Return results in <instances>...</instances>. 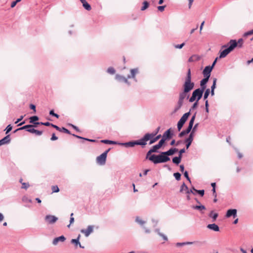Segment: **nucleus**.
Instances as JSON below:
<instances>
[{
  "label": "nucleus",
  "instance_id": "nucleus-1",
  "mask_svg": "<svg viewBox=\"0 0 253 253\" xmlns=\"http://www.w3.org/2000/svg\"><path fill=\"white\" fill-rule=\"evenodd\" d=\"M237 46V42L235 40H231L227 44L222 46V48L227 47L220 52L219 58L225 57L231 51Z\"/></svg>",
  "mask_w": 253,
  "mask_h": 253
},
{
  "label": "nucleus",
  "instance_id": "nucleus-2",
  "mask_svg": "<svg viewBox=\"0 0 253 253\" xmlns=\"http://www.w3.org/2000/svg\"><path fill=\"white\" fill-rule=\"evenodd\" d=\"M191 70L189 68L187 71L186 77L185 79V82L183 85V90H184L185 91L189 92L194 88L195 84L191 81Z\"/></svg>",
  "mask_w": 253,
  "mask_h": 253
},
{
  "label": "nucleus",
  "instance_id": "nucleus-3",
  "mask_svg": "<svg viewBox=\"0 0 253 253\" xmlns=\"http://www.w3.org/2000/svg\"><path fill=\"white\" fill-rule=\"evenodd\" d=\"M164 153V152H162L158 155L153 154L152 157H151L152 162L154 164H157L169 161L170 160V158L169 157H167L166 155L163 154Z\"/></svg>",
  "mask_w": 253,
  "mask_h": 253
},
{
  "label": "nucleus",
  "instance_id": "nucleus-4",
  "mask_svg": "<svg viewBox=\"0 0 253 253\" xmlns=\"http://www.w3.org/2000/svg\"><path fill=\"white\" fill-rule=\"evenodd\" d=\"M204 92V91L200 89V88L196 89L193 91L192 96L189 98V101L190 102H193L196 100L199 101L202 97Z\"/></svg>",
  "mask_w": 253,
  "mask_h": 253
},
{
  "label": "nucleus",
  "instance_id": "nucleus-5",
  "mask_svg": "<svg viewBox=\"0 0 253 253\" xmlns=\"http://www.w3.org/2000/svg\"><path fill=\"white\" fill-rule=\"evenodd\" d=\"M190 115V112L185 113L177 123V129L180 131Z\"/></svg>",
  "mask_w": 253,
  "mask_h": 253
},
{
  "label": "nucleus",
  "instance_id": "nucleus-6",
  "mask_svg": "<svg viewBox=\"0 0 253 253\" xmlns=\"http://www.w3.org/2000/svg\"><path fill=\"white\" fill-rule=\"evenodd\" d=\"M153 135L150 134L149 133H146L144 136L139 140H136V145L145 146L147 144L146 142L152 138Z\"/></svg>",
  "mask_w": 253,
  "mask_h": 253
},
{
  "label": "nucleus",
  "instance_id": "nucleus-7",
  "mask_svg": "<svg viewBox=\"0 0 253 253\" xmlns=\"http://www.w3.org/2000/svg\"><path fill=\"white\" fill-rule=\"evenodd\" d=\"M106 153H102L96 158V162L100 165H104L106 163Z\"/></svg>",
  "mask_w": 253,
  "mask_h": 253
},
{
  "label": "nucleus",
  "instance_id": "nucleus-8",
  "mask_svg": "<svg viewBox=\"0 0 253 253\" xmlns=\"http://www.w3.org/2000/svg\"><path fill=\"white\" fill-rule=\"evenodd\" d=\"M45 221L48 224H53L58 220V218L54 215H47L45 217Z\"/></svg>",
  "mask_w": 253,
  "mask_h": 253
},
{
  "label": "nucleus",
  "instance_id": "nucleus-9",
  "mask_svg": "<svg viewBox=\"0 0 253 253\" xmlns=\"http://www.w3.org/2000/svg\"><path fill=\"white\" fill-rule=\"evenodd\" d=\"M93 225H89L85 229H82L81 232L84 234L85 237H88L93 231Z\"/></svg>",
  "mask_w": 253,
  "mask_h": 253
},
{
  "label": "nucleus",
  "instance_id": "nucleus-10",
  "mask_svg": "<svg viewBox=\"0 0 253 253\" xmlns=\"http://www.w3.org/2000/svg\"><path fill=\"white\" fill-rule=\"evenodd\" d=\"M212 70V67H210V66H206L203 71L204 78H210L211 73Z\"/></svg>",
  "mask_w": 253,
  "mask_h": 253
},
{
  "label": "nucleus",
  "instance_id": "nucleus-11",
  "mask_svg": "<svg viewBox=\"0 0 253 253\" xmlns=\"http://www.w3.org/2000/svg\"><path fill=\"white\" fill-rule=\"evenodd\" d=\"M237 211L236 209H229L227 210L225 216L227 218L233 216L234 218H235L237 216Z\"/></svg>",
  "mask_w": 253,
  "mask_h": 253
},
{
  "label": "nucleus",
  "instance_id": "nucleus-12",
  "mask_svg": "<svg viewBox=\"0 0 253 253\" xmlns=\"http://www.w3.org/2000/svg\"><path fill=\"white\" fill-rule=\"evenodd\" d=\"M209 79L204 78L200 81V89L204 91L206 88V84L208 82Z\"/></svg>",
  "mask_w": 253,
  "mask_h": 253
},
{
  "label": "nucleus",
  "instance_id": "nucleus-13",
  "mask_svg": "<svg viewBox=\"0 0 253 253\" xmlns=\"http://www.w3.org/2000/svg\"><path fill=\"white\" fill-rule=\"evenodd\" d=\"M194 135H193L192 133H190L188 138H187L185 140V142L186 143V149H188L190 146L193 140Z\"/></svg>",
  "mask_w": 253,
  "mask_h": 253
},
{
  "label": "nucleus",
  "instance_id": "nucleus-14",
  "mask_svg": "<svg viewBox=\"0 0 253 253\" xmlns=\"http://www.w3.org/2000/svg\"><path fill=\"white\" fill-rule=\"evenodd\" d=\"M66 238L63 235H62L60 237L54 238L52 241V244L56 246L59 242H64Z\"/></svg>",
  "mask_w": 253,
  "mask_h": 253
},
{
  "label": "nucleus",
  "instance_id": "nucleus-15",
  "mask_svg": "<svg viewBox=\"0 0 253 253\" xmlns=\"http://www.w3.org/2000/svg\"><path fill=\"white\" fill-rule=\"evenodd\" d=\"M119 144L126 147H133L136 145V141H131L125 143H120Z\"/></svg>",
  "mask_w": 253,
  "mask_h": 253
},
{
  "label": "nucleus",
  "instance_id": "nucleus-16",
  "mask_svg": "<svg viewBox=\"0 0 253 253\" xmlns=\"http://www.w3.org/2000/svg\"><path fill=\"white\" fill-rule=\"evenodd\" d=\"M115 78L120 82H124L128 85L130 84V83L127 81V78H126L125 77L123 76H121L117 74L116 75Z\"/></svg>",
  "mask_w": 253,
  "mask_h": 253
},
{
  "label": "nucleus",
  "instance_id": "nucleus-17",
  "mask_svg": "<svg viewBox=\"0 0 253 253\" xmlns=\"http://www.w3.org/2000/svg\"><path fill=\"white\" fill-rule=\"evenodd\" d=\"M178 149L176 148H171L168 151L164 152L163 154L166 155L167 157L173 155L175 152L178 151Z\"/></svg>",
  "mask_w": 253,
  "mask_h": 253
},
{
  "label": "nucleus",
  "instance_id": "nucleus-18",
  "mask_svg": "<svg viewBox=\"0 0 253 253\" xmlns=\"http://www.w3.org/2000/svg\"><path fill=\"white\" fill-rule=\"evenodd\" d=\"M138 70L137 68L132 69L130 70V75L127 76V79L133 78L135 79V75L138 73Z\"/></svg>",
  "mask_w": 253,
  "mask_h": 253
},
{
  "label": "nucleus",
  "instance_id": "nucleus-19",
  "mask_svg": "<svg viewBox=\"0 0 253 253\" xmlns=\"http://www.w3.org/2000/svg\"><path fill=\"white\" fill-rule=\"evenodd\" d=\"M10 138L9 135H7L6 136L3 137L2 139L0 140L1 145L8 144L10 142Z\"/></svg>",
  "mask_w": 253,
  "mask_h": 253
},
{
  "label": "nucleus",
  "instance_id": "nucleus-20",
  "mask_svg": "<svg viewBox=\"0 0 253 253\" xmlns=\"http://www.w3.org/2000/svg\"><path fill=\"white\" fill-rule=\"evenodd\" d=\"M207 227L209 229L212 230L213 231H219V227L217 225H216L215 223L208 224L207 226Z\"/></svg>",
  "mask_w": 253,
  "mask_h": 253
},
{
  "label": "nucleus",
  "instance_id": "nucleus-21",
  "mask_svg": "<svg viewBox=\"0 0 253 253\" xmlns=\"http://www.w3.org/2000/svg\"><path fill=\"white\" fill-rule=\"evenodd\" d=\"M80 1L83 4V7L87 10L89 11L91 10V7L90 5L85 0H80Z\"/></svg>",
  "mask_w": 253,
  "mask_h": 253
},
{
  "label": "nucleus",
  "instance_id": "nucleus-22",
  "mask_svg": "<svg viewBox=\"0 0 253 253\" xmlns=\"http://www.w3.org/2000/svg\"><path fill=\"white\" fill-rule=\"evenodd\" d=\"M188 93V92L185 91L184 90H183V91L179 93V98L183 100H184L186 97L187 99L189 98V95H187Z\"/></svg>",
  "mask_w": 253,
  "mask_h": 253
},
{
  "label": "nucleus",
  "instance_id": "nucleus-23",
  "mask_svg": "<svg viewBox=\"0 0 253 253\" xmlns=\"http://www.w3.org/2000/svg\"><path fill=\"white\" fill-rule=\"evenodd\" d=\"M164 134H165L166 137L168 138V139H170L173 135V132L172 130H171V128H170L168 129L167 131H166L164 132Z\"/></svg>",
  "mask_w": 253,
  "mask_h": 253
},
{
  "label": "nucleus",
  "instance_id": "nucleus-24",
  "mask_svg": "<svg viewBox=\"0 0 253 253\" xmlns=\"http://www.w3.org/2000/svg\"><path fill=\"white\" fill-rule=\"evenodd\" d=\"M183 100H184L181 99L180 98L178 99L177 106L174 108V112H176V111H177L181 107V106L183 105Z\"/></svg>",
  "mask_w": 253,
  "mask_h": 253
},
{
  "label": "nucleus",
  "instance_id": "nucleus-25",
  "mask_svg": "<svg viewBox=\"0 0 253 253\" xmlns=\"http://www.w3.org/2000/svg\"><path fill=\"white\" fill-rule=\"evenodd\" d=\"M192 209H193L194 210H197L199 211H202L203 210H206L205 206L204 205H201V204L199 205H196V206H193L192 207Z\"/></svg>",
  "mask_w": 253,
  "mask_h": 253
},
{
  "label": "nucleus",
  "instance_id": "nucleus-26",
  "mask_svg": "<svg viewBox=\"0 0 253 253\" xmlns=\"http://www.w3.org/2000/svg\"><path fill=\"white\" fill-rule=\"evenodd\" d=\"M29 132L32 133H35L37 135H41L42 134V131L39 130L35 128L29 129Z\"/></svg>",
  "mask_w": 253,
  "mask_h": 253
},
{
  "label": "nucleus",
  "instance_id": "nucleus-27",
  "mask_svg": "<svg viewBox=\"0 0 253 253\" xmlns=\"http://www.w3.org/2000/svg\"><path fill=\"white\" fill-rule=\"evenodd\" d=\"M218 214L217 213H213V211H211L209 214V216L212 219V221L216 220Z\"/></svg>",
  "mask_w": 253,
  "mask_h": 253
},
{
  "label": "nucleus",
  "instance_id": "nucleus-28",
  "mask_svg": "<svg viewBox=\"0 0 253 253\" xmlns=\"http://www.w3.org/2000/svg\"><path fill=\"white\" fill-rule=\"evenodd\" d=\"M200 59V57L197 55H193L188 59V62H192L198 61Z\"/></svg>",
  "mask_w": 253,
  "mask_h": 253
},
{
  "label": "nucleus",
  "instance_id": "nucleus-29",
  "mask_svg": "<svg viewBox=\"0 0 253 253\" xmlns=\"http://www.w3.org/2000/svg\"><path fill=\"white\" fill-rule=\"evenodd\" d=\"M161 135L159 134L156 137L154 136V137L150 138L149 139L150 140L149 144L151 145L152 144H153L154 143L156 142L158 139H159L161 138Z\"/></svg>",
  "mask_w": 253,
  "mask_h": 253
},
{
  "label": "nucleus",
  "instance_id": "nucleus-30",
  "mask_svg": "<svg viewBox=\"0 0 253 253\" xmlns=\"http://www.w3.org/2000/svg\"><path fill=\"white\" fill-rule=\"evenodd\" d=\"M33 126H33L32 125H27L24 126L19 128V129H21V130L25 129L26 131L29 132L28 130L33 128Z\"/></svg>",
  "mask_w": 253,
  "mask_h": 253
},
{
  "label": "nucleus",
  "instance_id": "nucleus-31",
  "mask_svg": "<svg viewBox=\"0 0 253 253\" xmlns=\"http://www.w3.org/2000/svg\"><path fill=\"white\" fill-rule=\"evenodd\" d=\"M80 235H79L77 239H73L71 241V243L72 244H75L76 247H77L79 244H80V242H79Z\"/></svg>",
  "mask_w": 253,
  "mask_h": 253
},
{
  "label": "nucleus",
  "instance_id": "nucleus-32",
  "mask_svg": "<svg viewBox=\"0 0 253 253\" xmlns=\"http://www.w3.org/2000/svg\"><path fill=\"white\" fill-rule=\"evenodd\" d=\"M172 162L175 164V165H178L181 161V158L180 157H175L174 158H172Z\"/></svg>",
  "mask_w": 253,
  "mask_h": 253
},
{
  "label": "nucleus",
  "instance_id": "nucleus-33",
  "mask_svg": "<svg viewBox=\"0 0 253 253\" xmlns=\"http://www.w3.org/2000/svg\"><path fill=\"white\" fill-rule=\"evenodd\" d=\"M192 189L195 192V193L199 194L201 197H203L205 194L204 190H197L194 187H192Z\"/></svg>",
  "mask_w": 253,
  "mask_h": 253
},
{
  "label": "nucleus",
  "instance_id": "nucleus-34",
  "mask_svg": "<svg viewBox=\"0 0 253 253\" xmlns=\"http://www.w3.org/2000/svg\"><path fill=\"white\" fill-rule=\"evenodd\" d=\"M101 142L107 144H116L117 143L116 141L107 139L102 140H101Z\"/></svg>",
  "mask_w": 253,
  "mask_h": 253
},
{
  "label": "nucleus",
  "instance_id": "nucleus-35",
  "mask_svg": "<svg viewBox=\"0 0 253 253\" xmlns=\"http://www.w3.org/2000/svg\"><path fill=\"white\" fill-rule=\"evenodd\" d=\"M73 136H74V137H76V138H78L79 139H84V140H86V141H90V142H95V140H94V139H88V138H84V137H83L82 136H79V135H76L75 134H72Z\"/></svg>",
  "mask_w": 253,
  "mask_h": 253
},
{
  "label": "nucleus",
  "instance_id": "nucleus-36",
  "mask_svg": "<svg viewBox=\"0 0 253 253\" xmlns=\"http://www.w3.org/2000/svg\"><path fill=\"white\" fill-rule=\"evenodd\" d=\"M39 119V117L37 116H32L29 118V122L31 124H34L35 122L38 121Z\"/></svg>",
  "mask_w": 253,
  "mask_h": 253
},
{
  "label": "nucleus",
  "instance_id": "nucleus-37",
  "mask_svg": "<svg viewBox=\"0 0 253 253\" xmlns=\"http://www.w3.org/2000/svg\"><path fill=\"white\" fill-rule=\"evenodd\" d=\"M161 147L159 146L158 144L155 145L152 147L150 150L152 151L153 153H158V150Z\"/></svg>",
  "mask_w": 253,
  "mask_h": 253
},
{
  "label": "nucleus",
  "instance_id": "nucleus-38",
  "mask_svg": "<svg viewBox=\"0 0 253 253\" xmlns=\"http://www.w3.org/2000/svg\"><path fill=\"white\" fill-rule=\"evenodd\" d=\"M205 90H206L204 94V99L206 100L210 93V89L209 88H207Z\"/></svg>",
  "mask_w": 253,
  "mask_h": 253
},
{
  "label": "nucleus",
  "instance_id": "nucleus-39",
  "mask_svg": "<svg viewBox=\"0 0 253 253\" xmlns=\"http://www.w3.org/2000/svg\"><path fill=\"white\" fill-rule=\"evenodd\" d=\"M152 151L150 149L148 152L146 154V159H148L150 161L152 162L151 157H152V155L151 154L152 153Z\"/></svg>",
  "mask_w": 253,
  "mask_h": 253
},
{
  "label": "nucleus",
  "instance_id": "nucleus-40",
  "mask_svg": "<svg viewBox=\"0 0 253 253\" xmlns=\"http://www.w3.org/2000/svg\"><path fill=\"white\" fill-rule=\"evenodd\" d=\"M143 5L141 8V10L142 11H143V10H145L146 9H147L149 6V3L147 1H144L143 2Z\"/></svg>",
  "mask_w": 253,
  "mask_h": 253
},
{
  "label": "nucleus",
  "instance_id": "nucleus-41",
  "mask_svg": "<svg viewBox=\"0 0 253 253\" xmlns=\"http://www.w3.org/2000/svg\"><path fill=\"white\" fill-rule=\"evenodd\" d=\"M107 72L110 74L113 75L115 73L116 71L113 67H110L108 68Z\"/></svg>",
  "mask_w": 253,
  "mask_h": 253
},
{
  "label": "nucleus",
  "instance_id": "nucleus-42",
  "mask_svg": "<svg viewBox=\"0 0 253 253\" xmlns=\"http://www.w3.org/2000/svg\"><path fill=\"white\" fill-rule=\"evenodd\" d=\"M173 176H174L175 179L178 181L180 179L181 175L179 172H177L173 173Z\"/></svg>",
  "mask_w": 253,
  "mask_h": 253
},
{
  "label": "nucleus",
  "instance_id": "nucleus-43",
  "mask_svg": "<svg viewBox=\"0 0 253 253\" xmlns=\"http://www.w3.org/2000/svg\"><path fill=\"white\" fill-rule=\"evenodd\" d=\"M188 189L187 186L185 184L184 182L181 185L180 189V192H182L183 190H186Z\"/></svg>",
  "mask_w": 253,
  "mask_h": 253
},
{
  "label": "nucleus",
  "instance_id": "nucleus-44",
  "mask_svg": "<svg viewBox=\"0 0 253 253\" xmlns=\"http://www.w3.org/2000/svg\"><path fill=\"white\" fill-rule=\"evenodd\" d=\"M59 131L63 132L66 133L67 134H71L70 131L68 129H67L64 127L60 128V130H59Z\"/></svg>",
  "mask_w": 253,
  "mask_h": 253
},
{
  "label": "nucleus",
  "instance_id": "nucleus-45",
  "mask_svg": "<svg viewBox=\"0 0 253 253\" xmlns=\"http://www.w3.org/2000/svg\"><path fill=\"white\" fill-rule=\"evenodd\" d=\"M135 221L140 224V225L144 224L145 222L142 220H141L139 217H136L135 219Z\"/></svg>",
  "mask_w": 253,
  "mask_h": 253
},
{
  "label": "nucleus",
  "instance_id": "nucleus-46",
  "mask_svg": "<svg viewBox=\"0 0 253 253\" xmlns=\"http://www.w3.org/2000/svg\"><path fill=\"white\" fill-rule=\"evenodd\" d=\"M49 115L54 116L56 118H59V116L57 114L54 113L53 110H51L49 111Z\"/></svg>",
  "mask_w": 253,
  "mask_h": 253
},
{
  "label": "nucleus",
  "instance_id": "nucleus-47",
  "mask_svg": "<svg viewBox=\"0 0 253 253\" xmlns=\"http://www.w3.org/2000/svg\"><path fill=\"white\" fill-rule=\"evenodd\" d=\"M217 79L216 78H214L213 80V84L211 86V90H214V89L216 88V83Z\"/></svg>",
  "mask_w": 253,
  "mask_h": 253
},
{
  "label": "nucleus",
  "instance_id": "nucleus-48",
  "mask_svg": "<svg viewBox=\"0 0 253 253\" xmlns=\"http://www.w3.org/2000/svg\"><path fill=\"white\" fill-rule=\"evenodd\" d=\"M12 126H11V125H8L5 128V130H6L5 133L7 134L8 133H9L12 130Z\"/></svg>",
  "mask_w": 253,
  "mask_h": 253
},
{
  "label": "nucleus",
  "instance_id": "nucleus-49",
  "mask_svg": "<svg viewBox=\"0 0 253 253\" xmlns=\"http://www.w3.org/2000/svg\"><path fill=\"white\" fill-rule=\"evenodd\" d=\"M237 42V46L239 47H241L242 46V44L243 43V39H240L238 40Z\"/></svg>",
  "mask_w": 253,
  "mask_h": 253
},
{
  "label": "nucleus",
  "instance_id": "nucleus-50",
  "mask_svg": "<svg viewBox=\"0 0 253 253\" xmlns=\"http://www.w3.org/2000/svg\"><path fill=\"white\" fill-rule=\"evenodd\" d=\"M22 187L21 188L23 189H27L30 186L29 184L28 183H25L23 182L22 183Z\"/></svg>",
  "mask_w": 253,
  "mask_h": 253
},
{
  "label": "nucleus",
  "instance_id": "nucleus-51",
  "mask_svg": "<svg viewBox=\"0 0 253 253\" xmlns=\"http://www.w3.org/2000/svg\"><path fill=\"white\" fill-rule=\"evenodd\" d=\"M209 105L208 100H206L205 101V110H206V112L207 113H208L209 112Z\"/></svg>",
  "mask_w": 253,
  "mask_h": 253
},
{
  "label": "nucleus",
  "instance_id": "nucleus-52",
  "mask_svg": "<svg viewBox=\"0 0 253 253\" xmlns=\"http://www.w3.org/2000/svg\"><path fill=\"white\" fill-rule=\"evenodd\" d=\"M184 176L187 179V180H188L189 182L191 183V180L190 177H189L188 171H185L184 172Z\"/></svg>",
  "mask_w": 253,
  "mask_h": 253
},
{
  "label": "nucleus",
  "instance_id": "nucleus-53",
  "mask_svg": "<svg viewBox=\"0 0 253 253\" xmlns=\"http://www.w3.org/2000/svg\"><path fill=\"white\" fill-rule=\"evenodd\" d=\"M52 192H58L59 191V189L57 186H53L52 187Z\"/></svg>",
  "mask_w": 253,
  "mask_h": 253
},
{
  "label": "nucleus",
  "instance_id": "nucleus-54",
  "mask_svg": "<svg viewBox=\"0 0 253 253\" xmlns=\"http://www.w3.org/2000/svg\"><path fill=\"white\" fill-rule=\"evenodd\" d=\"M160 127L159 126L154 132L150 133V134H151L153 135L152 136V138L154 137L158 133V132L160 130Z\"/></svg>",
  "mask_w": 253,
  "mask_h": 253
},
{
  "label": "nucleus",
  "instance_id": "nucleus-55",
  "mask_svg": "<svg viewBox=\"0 0 253 253\" xmlns=\"http://www.w3.org/2000/svg\"><path fill=\"white\" fill-rule=\"evenodd\" d=\"M185 45V43L184 42H183L181 44H175L174 45V47L176 48H179V49H181Z\"/></svg>",
  "mask_w": 253,
  "mask_h": 253
},
{
  "label": "nucleus",
  "instance_id": "nucleus-56",
  "mask_svg": "<svg viewBox=\"0 0 253 253\" xmlns=\"http://www.w3.org/2000/svg\"><path fill=\"white\" fill-rule=\"evenodd\" d=\"M185 152V148L181 149L179 151V155L178 157H180L181 158L182 157V154Z\"/></svg>",
  "mask_w": 253,
  "mask_h": 253
},
{
  "label": "nucleus",
  "instance_id": "nucleus-57",
  "mask_svg": "<svg viewBox=\"0 0 253 253\" xmlns=\"http://www.w3.org/2000/svg\"><path fill=\"white\" fill-rule=\"evenodd\" d=\"M253 35V29L245 33L244 35V37H247L250 35Z\"/></svg>",
  "mask_w": 253,
  "mask_h": 253
},
{
  "label": "nucleus",
  "instance_id": "nucleus-58",
  "mask_svg": "<svg viewBox=\"0 0 253 253\" xmlns=\"http://www.w3.org/2000/svg\"><path fill=\"white\" fill-rule=\"evenodd\" d=\"M73 215V213H72L70 215L71 217H70V224L68 225V227H70V224H71L72 223H73L74 222V218L72 217Z\"/></svg>",
  "mask_w": 253,
  "mask_h": 253
},
{
  "label": "nucleus",
  "instance_id": "nucleus-59",
  "mask_svg": "<svg viewBox=\"0 0 253 253\" xmlns=\"http://www.w3.org/2000/svg\"><path fill=\"white\" fill-rule=\"evenodd\" d=\"M186 193L187 194H189L190 193L193 194V195H196L195 192L194 191L193 189H192V188L190 190L187 189L186 191Z\"/></svg>",
  "mask_w": 253,
  "mask_h": 253
},
{
  "label": "nucleus",
  "instance_id": "nucleus-60",
  "mask_svg": "<svg viewBox=\"0 0 253 253\" xmlns=\"http://www.w3.org/2000/svg\"><path fill=\"white\" fill-rule=\"evenodd\" d=\"M198 101H196L194 103V104H193L192 107H191V109H190V111L191 110V109H195L198 106ZM190 112V111H189Z\"/></svg>",
  "mask_w": 253,
  "mask_h": 253
},
{
  "label": "nucleus",
  "instance_id": "nucleus-61",
  "mask_svg": "<svg viewBox=\"0 0 253 253\" xmlns=\"http://www.w3.org/2000/svg\"><path fill=\"white\" fill-rule=\"evenodd\" d=\"M186 134H187V133H186L185 131L184 130H183L180 133H179L178 137H182L183 136H184Z\"/></svg>",
  "mask_w": 253,
  "mask_h": 253
},
{
  "label": "nucleus",
  "instance_id": "nucleus-62",
  "mask_svg": "<svg viewBox=\"0 0 253 253\" xmlns=\"http://www.w3.org/2000/svg\"><path fill=\"white\" fill-rule=\"evenodd\" d=\"M165 140L164 139H161L160 140V141L159 142L158 145H159V146H160V147H161L165 143Z\"/></svg>",
  "mask_w": 253,
  "mask_h": 253
},
{
  "label": "nucleus",
  "instance_id": "nucleus-63",
  "mask_svg": "<svg viewBox=\"0 0 253 253\" xmlns=\"http://www.w3.org/2000/svg\"><path fill=\"white\" fill-rule=\"evenodd\" d=\"M159 236L162 237L164 241H168V238L165 234H164L163 233H160Z\"/></svg>",
  "mask_w": 253,
  "mask_h": 253
},
{
  "label": "nucleus",
  "instance_id": "nucleus-64",
  "mask_svg": "<svg viewBox=\"0 0 253 253\" xmlns=\"http://www.w3.org/2000/svg\"><path fill=\"white\" fill-rule=\"evenodd\" d=\"M57 139H58V137L57 136H56L55 133H53L52 134V136L50 138L51 140L54 141V140H57Z\"/></svg>",
  "mask_w": 253,
  "mask_h": 253
}]
</instances>
